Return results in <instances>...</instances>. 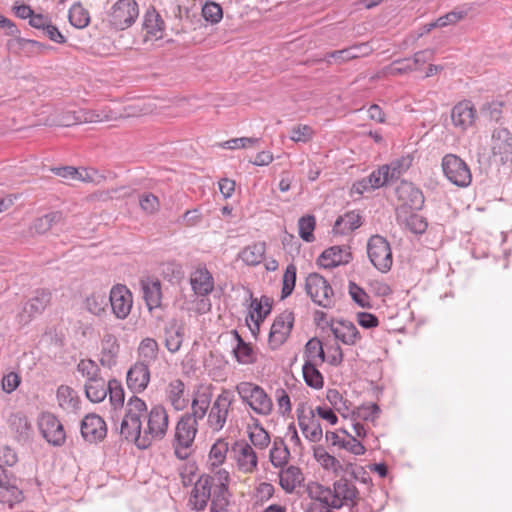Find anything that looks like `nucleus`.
<instances>
[{
    "label": "nucleus",
    "mask_w": 512,
    "mask_h": 512,
    "mask_svg": "<svg viewBox=\"0 0 512 512\" xmlns=\"http://www.w3.org/2000/svg\"><path fill=\"white\" fill-rule=\"evenodd\" d=\"M151 373L149 365L136 361L126 373V384L128 389L136 394L144 392L150 383Z\"/></svg>",
    "instance_id": "obj_19"
},
{
    "label": "nucleus",
    "mask_w": 512,
    "mask_h": 512,
    "mask_svg": "<svg viewBox=\"0 0 512 512\" xmlns=\"http://www.w3.org/2000/svg\"><path fill=\"white\" fill-rule=\"evenodd\" d=\"M235 402V396L232 391L223 389L210 404L207 414V427L213 433L220 432L227 422L232 406Z\"/></svg>",
    "instance_id": "obj_6"
},
{
    "label": "nucleus",
    "mask_w": 512,
    "mask_h": 512,
    "mask_svg": "<svg viewBox=\"0 0 512 512\" xmlns=\"http://www.w3.org/2000/svg\"><path fill=\"white\" fill-rule=\"evenodd\" d=\"M250 300L251 303L248 316L246 317V323L252 334L256 335L260 330V324L271 312L272 301L267 296H262L260 299L254 298L252 294H250Z\"/></svg>",
    "instance_id": "obj_17"
},
{
    "label": "nucleus",
    "mask_w": 512,
    "mask_h": 512,
    "mask_svg": "<svg viewBox=\"0 0 512 512\" xmlns=\"http://www.w3.org/2000/svg\"><path fill=\"white\" fill-rule=\"evenodd\" d=\"M319 365L304 364L302 367L305 383L313 389H321L324 385V377L318 370Z\"/></svg>",
    "instance_id": "obj_51"
},
{
    "label": "nucleus",
    "mask_w": 512,
    "mask_h": 512,
    "mask_svg": "<svg viewBox=\"0 0 512 512\" xmlns=\"http://www.w3.org/2000/svg\"><path fill=\"white\" fill-rule=\"evenodd\" d=\"M367 255L371 264L380 272L387 273L393 264L390 243L381 235H373L367 242Z\"/></svg>",
    "instance_id": "obj_7"
},
{
    "label": "nucleus",
    "mask_w": 512,
    "mask_h": 512,
    "mask_svg": "<svg viewBox=\"0 0 512 512\" xmlns=\"http://www.w3.org/2000/svg\"><path fill=\"white\" fill-rule=\"evenodd\" d=\"M138 362H144L149 365L158 358L159 345L153 338H144L138 346Z\"/></svg>",
    "instance_id": "obj_46"
},
{
    "label": "nucleus",
    "mask_w": 512,
    "mask_h": 512,
    "mask_svg": "<svg viewBox=\"0 0 512 512\" xmlns=\"http://www.w3.org/2000/svg\"><path fill=\"white\" fill-rule=\"evenodd\" d=\"M108 301L113 315L118 320H125L131 313L133 295L125 285H114L110 290Z\"/></svg>",
    "instance_id": "obj_12"
},
{
    "label": "nucleus",
    "mask_w": 512,
    "mask_h": 512,
    "mask_svg": "<svg viewBox=\"0 0 512 512\" xmlns=\"http://www.w3.org/2000/svg\"><path fill=\"white\" fill-rule=\"evenodd\" d=\"M297 421L302 433L310 442L316 443L322 439V428L318 419H316L314 415L313 409H298Z\"/></svg>",
    "instance_id": "obj_23"
},
{
    "label": "nucleus",
    "mask_w": 512,
    "mask_h": 512,
    "mask_svg": "<svg viewBox=\"0 0 512 512\" xmlns=\"http://www.w3.org/2000/svg\"><path fill=\"white\" fill-rule=\"evenodd\" d=\"M143 26L148 34L161 38L165 24L160 14L152 7L144 15Z\"/></svg>",
    "instance_id": "obj_43"
},
{
    "label": "nucleus",
    "mask_w": 512,
    "mask_h": 512,
    "mask_svg": "<svg viewBox=\"0 0 512 512\" xmlns=\"http://www.w3.org/2000/svg\"><path fill=\"white\" fill-rule=\"evenodd\" d=\"M210 404L211 395L209 393H198L192 398L190 411L185 412L181 417L187 418L193 424H198L208 414Z\"/></svg>",
    "instance_id": "obj_27"
},
{
    "label": "nucleus",
    "mask_w": 512,
    "mask_h": 512,
    "mask_svg": "<svg viewBox=\"0 0 512 512\" xmlns=\"http://www.w3.org/2000/svg\"><path fill=\"white\" fill-rule=\"evenodd\" d=\"M107 395H109V402L113 410L117 411L123 408L125 392L118 380L112 379L108 381Z\"/></svg>",
    "instance_id": "obj_49"
},
{
    "label": "nucleus",
    "mask_w": 512,
    "mask_h": 512,
    "mask_svg": "<svg viewBox=\"0 0 512 512\" xmlns=\"http://www.w3.org/2000/svg\"><path fill=\"white\" fill-rule=\"evenodd\" d=\"M120 353V343L117 336L105 328L100 341L99 361L103 367L111 369L118 363Z\"/></svg>",
    "instance_id": "obj_18"
},
{
    "label": "nucleus",
    "mask_w": 512,
    "mask_h": 512,
    "mask_svg": "<svg viewBox=\"0 0 512 512\" xmlns=\"http://www.w3.org/2000/svg\"><path fill=\"white\" fill-rule=\"evenodd\" d=\"M389 181V167H385L384 165L381 166L379 169L373 171L367 177L368 186L372 187L373 189L382 187Z\"/></svg>",
    "instance_id": "obj_58"
},
{
    "label": "nucleus",
    "mask_w": 512,
    "mask_h": 512,
    "mask_svg": "<svg viewBox=\"0 0 512 512\" xmlns=\"http://www.w3.org/2000/svg\"><path fill=\"white\" fill-rule=\"evenodd\" d=\"M305 289L318 306L330 309L335 305L334 291L329 282L320 274H309L306 278Z\"/></svg>",
    "instance_id": "obj_9"
},
{
    "label": "nucleus",
    "mask_w": 512,
    "mask_h": 512,
    "mask_svg": "<svg viewBox=\"0 0 512 512\" xmlns=\"http://www.w3.org/2000/svg\"><path fill=\"white\" fill-rule=\"evenodd\" d=\"M231 457L237 470L243 474H252L258 468V456L252 445L245 440H237L233 443Z\"/></svg>",
    "instance_id": "obj_11"
},
{
    "label": "nucleus",
    "mask_w": 512,
    "mask_h": 512,
    "mask_svg": "<svg viewBox=\"0 0 512 512\" xmlns=\"http://www.w3.org/2000/svg\"><path fill=\"white\" fill-rule=\"evenodd\" d=\"M22 499V491L10 479L4 485H0V503L7 504L12 508L16 503L21 502Z\"/></svg>",
    "instance_id": "obj_48"
},
{
    "label": "nucleus",
    "mask_w": 512,
    "mask_h": 512,
    "mask_svg": "<svg viewBox=\"0 0 512 512\" xmlns=\"http://www.w3.org/2000/svg\"><path fill=\"white\" fill-rule=\"evenodd\" d=\"M308 493L312 499L322 501L333 509L344 506L353 509L358 505L359 500L355 484L345 478L335 481L332 488L312 483L308 486Z\"/></svg>",
    "instance_id": "obj_3"
},
{
    "label": "nucleus",
    "mask_w": 512,
    "mask_h": 512,
    "mask_svg": "<svg viewBox=\"0 0 512 512\" xmlns=\"http://www.w3.org/2000/svg\"><path fill=\"white\" fill-rule=\"evenodd\" d=\"M349 294L352 299L361 307H370L369 295L356 283L350 282Z\"/></svg>",
    "instance_id": "obj_63"
},
{
    "label": "nucleus",
    "mask_w": 512,
    "mask_h": 512,
    "mask_svg": "<svg viewBox=\"0 0 512 512\" xmlns=\"http://www.w3.org/2000/svg\"><path fill=\"white\" fill-rule=\"evenodd\" d=\"M355 414L359 420L374 422L379 417L380 408L375 403L362 405L357 408Z\"/></svg>",
    "instance_id": "obj_60"
},
{
    "label": "nucleus",
    "mask_w": 512,
    "mask_h": 512,
    "mask_svg": "<svg viewBox=\"0 0 512 512\" xmlns=\"http://www.w3.org/2000/svg\"><path fill=\"white\" fill-rule=\"evenodd\" d=\"M139 8L135 0H118L107 14V22L116 30L129 28L138 18Z\"/></svg>",
    "instance_id": "obj_8"
},
{
    "label": "nucleus",
    "mask_w": 512,
    "mask_h": 512,
    "mask_svg": "<svg viewBox=\"0 0 512 512\" xmlns=\"http://www.w3.org/2000/svg\"><path fill=\"white\" fill-rule=\"evenodd\" d=\"M466 16L467 10L455 9L436 19V25H439L440 28L446 27L448 25H454L464 19Z\"/></svg>",
    "instance_id": "obj_62"
},
{
    "label": "nucleus",
    "mask_w": 512,
    "mask_h": 512,
    "mask_svg": "<svg viewBox=\"0 0 512 512\" xmlns=\"http://www.w3.org/2000/svg\"><path fill=\"white\" fill-rule=\"evenodd\" d=\"M331 330L335 338L346 345H355L361 339L357 327L350 321L336 322Z\"/></svg>",
    "instance_id": "obj_29"
},
{
    "label": "nucleus",
    "mask_w": 512,
    "mask_h": 512,
    "mask_svg": "<svg viewBox=\"0 0 512 512\" xmlns=\"http://www.w3.org/2000/svg\"><path fill=\"white\" fill-rule=\"evenodd\" d=\"M314 135V129L307 124H297L290 129V139L295 143H307Z\"/></svg>",
    "instance_id": "obj_54"
},
{
    "label": "nucleus",
    "mask_w": 512,
    "mask_h": 512,
    "mask_svg": "<svg viewBox=\"0 0 512 512\" xmlns=\"http://www.w3.org/2000/svg\"><path fill=\"white\" fill-rule=\"evenodd\" d=\"M169 416L166 408L156 404L148 410L146 402L133 395L125 404L120 433L140 449H147L153 441L162 440L168 430Z\"/></svg>",
    "instance_id": "obj_1"
},
{
    "label": "nucleus",
    "mask_w": 512,
    "mask_h": 512,
    "mask_svg": "<svg viewBox=\"0 0 512 512\" xmlns=\"http://www.w3.org/2000/svg\"><path fill=\"white\" fill-rule=\"evenodd\" d=\"M38 425L42 436L48 443L53 446H62L65 443L64 427L52 413H42Z\"/></svg>",
    "instance_id": "obj_15"
},
{
    "label": "nucleus",
    "mask_w": 512,
    "mask_h": 512,
    "mask_svg": "<svg viewBox=\"0 0 512 512\" xmlns=\"http://www.w3.org/2000/svg\"><path fill=\"white\" fill-rule=\"evenodd\" d=\"M241 402L250 410L262 417L270 416L274 410V403L266 390L253 382L242 381L235 386Z\"/></svg>",
    "instance_id": "obj_4"
},
{
    "label": "nucleus",
    "mask_w": 512,
    "mask_h": 512,
    "mask_svg": "<svg viewBox=\"0 0 512 512\" xmlns=\"http://www.w3.org/2000/svg\"><path fill=\"white\" fill-rule=\"evenodd\" d=\"M143 298L149 310L160 307L162 300L161 282L156 278L142 281Z\"/></svg>",
    "instance_id": "obj_31"
},
{
    "label": "nucleus",
    "mask_w": 512,
    "mask_h": 512,
    "mask_svg": "<svg viewBox=\"0 0 512 512\" xmlns=\"http://www.w3.org/2000/svg\"><path fill=\"white\" fill-rule=\"evenodd\" d=\"M190 284L196 295L206 296L214 289V280L205 267H198L190 276Z\"/></svg>",
    "instance_id": "obj_28"
},
{
    "label": "nucleus",
    "mask_w": 512,
    "mask_h": 512,
    "mask_svg": "<svg viewBox=\"0 0 512 512\" xmlns=\"http://www.w3.org/2000/svg\"><path fill=\"white\" fill-rule=\"evenodd\" d=\"M69 22L78 29L87 27L90 23V14L80 3H75L69 10Z\"/></svg>",
    "instance_id": "obj_50"
},
{
    "label": "nucleus",
    "mask_w": 512,
    "mask_h": 512,
    "mask_svg": "<svg viewBox=\"0 0 512 512\" xmlns=\"http://www.w3.org/2000/svg\"><path fill=\"white\" fill-rule=\"evenodd\" d=\"M114 117L111 115V110H88L81 109L73 116L74 122L80 123H98L103 121L112 120Z\"/></svg>",
    "instance_id": "obj_45"
},
{
    "label": "nucleus",
    "mask_w": 512,
    "mask_h": 512,
    "mask_svg": "<svg viewBox=\"0 0 512 512\" xmlns=\"http://www.w3.org/2000/svg\"><path fill=\"white\" fill-rule=\"evenodd\" d=\"M352 260V253L348 246H332L325 249L319 256L317 263L324 269H332L346 265Z\"/></svg>",
    "instance_id": "obj_21"
},
{
    "label": "nucleus",
    "mask_w": 512,
    "mask_h": 512,
    "mask_svg": "<svg viewBox=\"0 0 512 512\" xmlns=\"http://www.w3.org/2000/svg\"><path fill=\"white\" fill-rule=\"evenodd\" d=\"M304 357V364L322 365L325 361L322 342L317 338L310 339L305 345Z\"/></svg>",
    "instance_id": "obj_42"
},
{
    "label": "nucleus",
    "mask_w": 512,
    "mask_h": 512,
    "mask_svg": "<svg viewBox=\"0 0 512 512\" xmlns=\"http://www.w3.org/2000/svg\"><path fill=\"white\" fill-rule=\"evenodd\" d=\"M362 225V217L357 211H349L339 216L333 226L335 234L346 235Z\"/></svg>",
    "instance_id": "obj_33"
},
{
    "label": "nucleus",
    "mask_w": 512,
    "mask_h": 512,
    "mask_svg": "<svg viewBox=\"0 0 512 512\" xmlns=\"http://www.w3.org/2000/svg\"><path fill=\"white\" fill-rule=\"evenodd\" d=\"M165 398L175 411H183L189 404L185 395V384L179 379L171 380L165 388Z\"/></svg>",
    "instance_id": "obj_25"
},
{
    "label": "nucleus",
    "mask_w": 512,
    "mask_h": 512,
    "mask_svg": "<svg viewBox=\"0 0 512 512\" xmlns=\"http://www.w3.org/2000/svg\"><path fill=\"white\" fill-rule=\"evenodd\" d=\"M247 432L249 440L253 445L252 447L264 450L269 446L271 442L270 435L260 424L259 420L255 419L254 422L248 426Z\"/></svg>",
    "instance_id": "obj_38"
},
{
    "label": "nucleus",
    "mask_w": 512,
    "mask_h": 512,
    "mask_svg": "<svg viewBox=\"0 0 512 512\" xmlns=\"http://www.w3.org/2000/svg\"><path fill=\"white\" fill-rule=\"evenodd\" d=\"M164 13L166 17L181 21L183 18V7L178 0H164Z\"/></svg>",
    "instance_id": "obj_64"
},
{
    "label": "nucleus",
    "mask_w": 512,
    "mask_h": 512,
    "mask_svg": "<svg viewBox=\"0 0 512 512\" xmlns=\"http://www.w3.org/2000/svg\"><path fill=\"white\" fill-rule=\"evenodd\" d=\"M108 383L101 376L96 379L86 381V397L94 403L102 402L107 396Z\"/></svg>",
    "instance_id": "obj_40"
},
{
    "label": "nucleus",
    "mask_w": 512,
    "mask_h": 512,
    "mask_svg": "<svg viewBox=\"0 0 512 512\" xmlns=\"http://www.w3.org/2000/svg\"><path fill=\"white\" fill-rule=\"evenodd\" d=\"M442 170L446 178L456 186L467 187L472 181L470 168L455 154H447L443 157Z\"/></svg>",
    "instance_id": "obj_10"
},
{
    "label": "nucleus",
    "mask_w": 512,
    "mask_h": 512,
    "mask_svg": "<svg viewBox=\"0 0 512 512\" xmlns=\"http://www.w3.org/2000/svg\"><path fill=\"white\" fill-rule=\"evenodd\" d=\"M198 433V424H193L187 418L178 419L172 440L175 456L180 460H186L193 453V446Z\"/></svg>",
    "instance_id": "obj_5"
},
{
    "label": "nucleus",
    "mask_w": 512,
    "mask_h": 512,
    "mask_svg": "<svg viewBox=\"0 0 512 512\" xmlns=\"http://www.w3.org/2000/svg\"><path fill=\"white\" fill-rule=\"evenodd\" d=\"M107 434L105 421L97 414H88L81 422V435L90 442L102 441Z\"/></svg>",
    "instance_id": "obj_22"
},
{
    "label": "nucleus",
    "mask_w": 512,
    "mask_h": 512,
    "mask_svg": "<svg viewBox=\"0 0 512 512\" xmlns=\"http://www.w3.org/2000/svg\"><path fill=\"white\" fill-rule=\"evenodd\" d=\"M202 16L210 24H218L223 18V9L221 5L214 1H207L202 6Z\"/></svg>",
    "instance_id": "obj_52"
},
{
    "label": "nucleus",
    "mask_w": 512,
    "mask_h": 512,
    "mask_svg": "<svg viewBox=\"0 0 512 512\" xmlns=\"http://www.w3.org/2000/svg\"><path fill=\"white\" fill-rule=\"evenodd\" d=\"M58 405L66 411H76L79 406V397L77 393L67 385H61L57 389Z\"/></svg>",
    "instance_id": "obj_41"
},
{
    "label": "nucleus",
    "mask_w": 512,
    "mask_h": 512,
    "mask_svg": "<svg viewBox=\"0 0 512 512\" xmlns=\"http://www.w3.org/2000/svg\"><path fill=\"white\" fill-rule=\"evenodd\" d=\"M228 451L229 445L225 439L220 438L216 440L209 451V473H214L217 469H223L221 465L225 462Z\"/></svg>",
    "instance_id": "obj_35"
},
{
    "label": "nucleus",
    "mask_w": 512,
    "mask_h": 512,
    "mask_svg": "<svg viewBox=\"0 0 512 512\" xmlns=\"http://www.w3.org/2000/svg\"><path fill=\"white\" fill-rule=\"evenodd\" d=\"M304 481L300 468L290 465L279 472V484L286 493H292Z\"/></svg>",
    "instance_id": "obj_32"
},
{
    "label": "nucleus",
    "mask_w": 512,
    "mask_h": 512,
    "mask_svg": "<svg viewBox=\"0 0 512 512\" xmlns=\"http://www.w3.org/2000/svg\"><path fill=\"white\" fill-rule=\"evenodd\" d=\"M278 413L282 416L289 415L292 411L290 396L285 389H277L275 392Z\"/></svg>",
    "instance_id": "obj_61"
},
{
    "label": "nucleus",
    "mask_w": 512,
    "mask_h": 512,
    "mask_svg": "<svg viewBox=\"0 0 512 512\" xmlns=\"http://www.w3.org/2000/svg\"><path fill=\"white\" fill-rule=\"evenodd\" d=\"M139 206L146 215H155L160 210L159 198L151 192H145L139 196Z\"/></svg>",
    "instance_id": "obj_53"
},
{
    "label": "nucleus",
    "mask_w": 512,
    "mask_h": 512,
    "mask_svg": "<svg viewBox=\"0 0 512 512\" xmlns=\"http://www.w3.org/2000/svg\"><path fill=\"white\" fill-rule=\"evenodd\" d=\"M84 309L90 314L101 317L106 314L108 298L104 291L94 290L83 301Z\"/></svg>",
    "instance_id": "obj_30"
},
{
    "label": "nucleus",
    "mask_w": 512,
    "mask_h": 512,
    "mask_svg": "<svg viewBox=\"0 0 512 512\" xmlns=\"http://www.w3.org/2000/svg\"><path fill=\"white\" fill-rule=\"evenodd\" d=\"M234 337L237 341L236 347L233 349V354L238 363L242 365L254 364L257 361V352L250 343L245 342L239 333L234 330Z\"/></svg>",
    "instance_id": "obj_34"
},
{
    "label": "nucleus",
    "mask_w": 512,
    "mask_h": 512,
    "mask_svg": "<svg viewBox=\"0 0 512 512\" xmlns=\"http://www.w3.org/2000/svg\"><path fill=\"white\" fill-rule=\"evenodd\" d=\"M230 480V473L226 469L202 475L194 484L189 505L194 510H203L210 500L211 512H226L231 498Z\"/></svg>",
    "instance_id": "obj_2"
},
{
    "label": "nucleus",
    "mask_w": 512,
    "mask_h": 512,
    "mask_svg": "<svg viewBox=\"0 0 512 512\" xmlns=\"http://www.w3.org/2000/svg\"><path fill=\"white\" fill-rule=\"evenodd\" d=\"M296 283V267L290 264L286 267L283 275V286L281 291V297L284 299L291 295L294 290Z\"/></svg>",
    "instance_id": "obj_57"
},
{
    "label": "nucleus",
    "mask_w": 512,
    "mask_h": 512,
    "mask_svg": "<svg viewBox=\"0 0 512 512\" xmlns=\"http://www.w3.org/2000/svg\"><path fill=\"white\" fill-rule=\"evenodd\" d=\"M398 199L402 202L397 208L405 210H421L425 198L422 191L411 182H402L396 190Z\"/></svg>",
    "instance_id": "obj_20"
},
{
    "label": "nucleus",
    "mask_w": 512,
    "mask_h": 512,
    "mask_svg": "<svg viewBox=\"0 0 512 512\" xmlns=\"http://www.w3.org/2000/svg\"><path fill=\"white\" fill-rule=\"evenodd\" d=\"M414 210H405V208L396 209V219L400 225L414 234H423L428 227L425 217L419 215Z\"/></svg>",
    "instance_id": "obj_26"
},
{
    "label": "nucleus",
    "mask_w": 512,
    "mask_h": 512,
    "mask_svg": "<svg viewBox=\"0 0 512 512\" xmlns=\"http://www.w3.org/2000/svg\"><path fill=\"white\" fill-rule=\"evenodd\" d=\"M433 57V51L432 50H423L419 51L414 54V57L412 60H404V61H396V65H401L399 67L393 68V70L397 73H403L407 71H412L417 69L418 65H423L430 61Z\"/></svg>",
    "instance_id": "obj_47"
},
{
    "label": "nucleus",
    "mask_w": 512,
    "mask_h": 512,
    "mask_svg": "<svg viewBox=\"0 0 512 512\" xmlns=\"http://www.w3.org/2000/svg\"><path fill=\"white\" fill-rule=\"evenodd\" d=\"M315 218L312 215L303 216L298 221L299 235L306 242L314 241Z\"/></svg>",
    "instance_id": "obj_55"
},
{
    "label": "nucleus",
    "mask_w": 512,
    "mask_h": 512,
    "mask_svg": "<svg viewBox=\"0 0 512 512\" xmlns=\"http://www.w3.org/2000/svg\"><path fill=\"white\" fill-rule=\"evenodd\" d=\"M265 252V242H255L243 248L239 253V258L249 266H256L264 259Z\"/></svg>",
    "instance_id": "obj_37"
},
{
    "label": "nucleus",
    "mask_w": 512,
    "mask_h": 512,
    "mask_svg": "<svg viewBox=\"0 0 512 512\" xmlns=\"http://www.w3.org/2000/svg\"><path fill=\"white\" fill-rule=\"evenodd\" d=\"M77 370L87 381L100 377L98 365L90 359H82L77 365Z\"/></svg>",
    "instance_id": "obj_59"
},
{
    "label": "nucleus",
    "mask_w": 512,
    "mask_h": 512,
    "mask_svg": "<svg viewBox=\"0 0 512 512\" xmlns=\"http://www.w3.org/2000/svg\"><path fill=\"white\" fill-rule=\"evenodd\" d=\"M64 217L62 212L53 211L47 213L41 217L36 218L32 225L30 226V231L35 234H45L47 233L54 225L61 223Z\"/></svg>",
    "instance_id": "obj_36"
},
{
    "label": "nucleus",
    "mask_w": 512,
    "mask_h": 512,
    "mask_svg": "<svg viewBox=\"0 0 512 512\" xmlns=\"http://www.w3.org/2000/svg\"><path fill=\"white\" fill-rule=\"evenodd\" d=\"M51 302V293L46 289H38L23 306L17 315V321L21 326L30 323L33 318L41 314Z\"/></svg>",
    "instance_id": "obj_13"
},
{
    "label": "nucleus",
    "mask_w": 512,
    "mask_h": 512,
    "mask_svg": "<svg viewBox=\"0 0 512 512\" xmlns=\"http://www.w3.org/2000/svg\"><path fill=\"white\" fill-rule=\"evenodd\" d=\"M184 340V328L177 323H172L165 328V346L171 353L180 350Z\"/></svg>",
    "instance_id": "obj_39"
},
{
    "label": "nucleus",
    "mask_w": 512,
    "mask_h": 512,
    "mask_svg": "<svg viewBox=\"0 0 512 512\" xmlns=\"http://www.w3.org/2000/svg\"><path fill=\"white\" fill-rule=\"evenodd\" d=\"M294 325V314L285 310L279 314L270 329L268 343L272 349H278L288 339Z\"/></svg>",
    "instance_id": "obj_14"
},
{
    "label": "nucleus",
    "mask_w": 512,
    "mask_h": 512,
    "mask_svg": "<svg viewBox=\"0 0 512 512\" xmlns=\"http://www.w3.org/2000/svg\"><path fill=\"white\" fill-rule=\"evenodd\" d=\"M269 457L271 464L276 468L287 464L290 451L282 438L277 437L274 439Z\"/></svg>",
    "instance_id": "obj_44"
},
{
    "label": "nucleus",
    "mask_w": 512,
    "mask_h": 512,
    "mask_svg": "<svg viewBox=\"0 0 512 512\" xmlns=\"http://www.w3.org/2000/svg\"><path fill=\"white\" fill-rule=\"evenodd\" d=\"M451 119L455 127L462 131L471 127L476 119V109L470 100L458 102L451 110Z\"/></svg>",
    "instance_id": "obj_24"
},
{
    "label": "nucleus",
    "mask_w": 512,
    "mask_h": 512,
    "mask_svg": "<svg viewBox=\"0 0 512 512\" xmlns=\"http://www.w3.org/2000/svg\"><path fill=\"white\" fill-rule=\"evenodd\" d=\"M326 399L333 408L342 415L349 412L350 407L348 401L343 398L342 394L337 389H328Z\"/></svg>",
    "instance_id": "obj_56"
},
{
    "label": "nucleus",
    "mask_w": 512,
    "mask_h": 512,
    "mask_svg": "<svg viewBox=\"0 0 512 512\" xmlns=\"http://www.w3.org/2000/svg\"><path fill=\"white\" fill-rule=\"evenodd\" d=\"M492 155L502 164L512 162V133L506 128H497L492 133Z\"/></svg>",
    "instance_id": "obj_16"
}]
</instances>
